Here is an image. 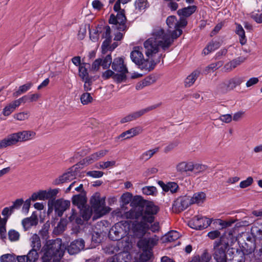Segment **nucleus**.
Here are the masks:
<instances>
[{
    "instance_id": "25",
    "label": "nucleus",
    "mask_w": 262,
    "mask_h": 262,
    "mask_svg": "<svg viewBox=\"0 0 262 262\" xmlns=\"http://www.w3.org/2000/svg\"><path fill=\"white\" fill-rule=\"evenodd\" d=\"M211 259V254L208 252L207 250H205L201 256H194L188 262H209Z\"/></svg>"
},
{
    "instance_id": "17",
    "label": "nucleus",
    "mask_w": 262,
    "mask_h": 262,
    "mask_svg": "<svg viewBox=\"0 0 262 262\" xmlns=\"http://www.w3.org/2000/svg\"><path fill=\"white\" fill-rule=\"evenodd\" d=\"M112 68L114 71L117 72H128L122 57L114 58L112 62Z\"/></svg>"
},
{
    "instance_id": "6",
    "label": "nucleus",
    "mask_w": 262,
    "mask_h": 262,
    "mask_svg": "<svg viewBox=\"0 0 262 262\" xmlns=\"http://www.w3.org/2000/svg\"><path fill=\"white\" fill-rule=\"evenodd\" d=\"M91 208L93 210L95 215L93 219H97L108 213L110 208L104 206V199H101L99 193H94L90 199Z\"/></svg>"
},
{
    "instance_id": "8",
    "label": "nucleus",
    "mask_w": 262,
    "mask_h": 262,
    "mask_svg": "<svg viewBox=\"0 0 262 262\" xmlns=\"http://www.w3.org/2000/svg\"><path fill=\"white\" fill-rule=\"evenodd\" d=\"M108 22L110 24L114 25L113 27L118 31H126L129 26V24L126 22L124 10L118 12L116 16L112 14L110 15Z\"/></svg>"
},
{
    "instance_id": "64",
    "label": "nucleus",
    "mask_w": 262,
    "mask_h": 262,
    "mask_svg": "<svg viewBox=\"0 0 262 262\" xmlns=\"http://www.w3.org/2000/svg\"><path fill=\"white\" fill-rule=\"evenodd\" d=\"M13 212V211L11 210V207L10 206L9 207L4 208L2 210V214L5 217L4 219H7V220L9 216Z\"/></svg>"
},
{
    "instance_id": "18",
    "label": "nucleus",
    "mask_w": 262,
    "mask_h": 262,
    "mask_svg": "<svg viewBox=\"0 0 262 262\" xmlns=\"http://www.w3.org/2000/svg\"><path fill=\"white\" fill-rule=\"evenodd\" d=\"M192 162L183 161L179 163L176 166L177 172L181 174L189 175V172H192Z\"/></svg>"
},
{
    "instance_id": "63",
    "label": "nucleus",
    "mask_w": 262,
    "mask_h": 262,
    "mask_svg": "<svg viewBox=\"0 0 262 262\" xmlns=\"http://www.w3.org/2000/svg\"><path fill=\"white\" fill-rule=\"evenodd\" d=\"M115 74V73L113 71L111 70H107L102 73V77L104 80L108 79L111 77H112L114 79V76Z\"/></svg>"
},
{
    "instance_id": "36",
    "label": "nucleus",
    "mask_w": 262,
    "mask_h": 262,
    "mask_svg": "<svg viewBox=\"0 0 262 262\" xmlns=\"http://www.w3.org/2000/svg\"><path fill=\"white\" fill-rule=\"evenodd\" d=\"M187 24V20L185 17L181 16L180 19L179 21L177 20V24L176 26V30L173 31H169V33H176L177 31L179 33H182V30L181 28L185 27Z\"/></svg>"
},
{
    "instance_id": "62",
    "label": "nucleus",
    "mask_w": 262,
    "mask_h": 262,
    "mask_svg": "<svg viewBox=\"0 0 262 262\" xmlns=\"http://www.w3.org/2000/svg\"><path fill=\"white\" fill-rule=\"evenodd\" d=\"M84 82V90L85 92H88L91 90L92 88L91 85L92 84V78L85 79L84 80H82Z\"/></svg>"
},
{
    "instance_id": "33",
    "label": "nucleus",
    "mask_w": 262,
    "mask_h": 262,
    "mask_svg": "<svg viewBox=\"0 0 262 262\" xmlns=\"http://www.w3.org/2000/svg\"><path fill=\"white\" fill-rule=\"evenodd\" d=\"M86 64L90 65L89 63H82L79 67V76L82 80L91 78L89 76L88 69L86 68Z\"/></svg>"
},
{
    "instance_id": "48",
    "label": "nucleus",
    "mask_w": 262,
    "mask_h": 262,
    "mask_svg": "<svg viewBox=\"0 0 262 262\" xmlns=\"http://www.w3.org/2000/svg\"><path fill=\"white\" fill-rule=\"evenodd\" d=\"M115 164V161L101 162L99 163V165L97 166L96 167L100 169H106L111 167H113Z\"/></svg>"
},
{
    "instance_id": "38",
    "label": "nucleus",
    "mask_w": 262,
    "mask_h": 262,
    "mask_svg": "<svg viewBox=\"0 0 262 262\" xmlns=\"http://www.w3.org/2000/svg\"><path fill=\"white\" fill-rule=\"evenodd\" d=\"M159 150V147L155 148L153 149H150L143 152L140 156V159L144 161H147L153 155L157 152Z\"/></svg>"
},
{
    "instance_id": "53",
    "label": "nucleus",
    "mask_w": 262,
    "mask_h": 262,
    "mask_svg": "<svg viewBox=\"0 0 262 262\" xmlns=\"http://www.w3.org/2000/svg\"><path fill=\"white\" fill-rule=\"evenodd\" d=\"M19 233L15 230H10L8 232L9 239L11 241H16L19 239Z\"/></svg>"
},
{
    "instance_id": "34",
    "label": "nucleus",
    "mask_w": 262,
    "mask_h": 262,
    "mask_svg": "<svg viewBox=\"0 0 262 262\" xmlns=\"http://www.w3.org/2000/svg\"><path fill=\"white\" fill-rule=\"evenodd\" d=\"M102 37L105 38L101 46L102 53L104 54L108 50V48L112 41V37L111 36V34H103Z\"/></svg>"
},
{
    "instance_id": "40",
    "label": "nucleus",
    "mask_w": 262,
    "mask_h": 262,
    "mask_svg": "<svg viewBox=\"0 0 262 262\" xmlns=\"http://www.w3.org/2000/svg\"><path fill=\"white\" fill-rule=\"evenodd\" d=\"M39 250L31 249L27 255L28 260L30 262H35L39 257Z\"/></svg>"
},
{
    "instance_id": "22",
    "label": "nucleus",
    "mask_w": 262,
    "mask_h": 262,
    "mask_svg": "<svg viewBox=\"0 0 262 262\" xmlns=\"http://www.w3.org/2000/svg\"><path fill=\"white\" fill-rule=\"evenodd\" d=\"M21 224L24 230L27 231L32 226H36L38 224V219L36 216L27 217L23 220Z\"/></svg>"
},
{
    "instance_id": "27",
    "label": "nucleus",
    "mask_w": 262,
    "mask_h": 262,
    "mask_svg": "<svg viewBox=\"0 0 262 262\" xmlns=\"http://www.w3.org/2000/svg\"><path fill=\"white\" fill-rule=\"evenodd\" d=\"M85 198L81 194L75 195L72 198V203L73 205L77 206L78 209L83 208L86 203Z\"/></svg>"
},
{
    "instance_id": "10",
    "label": "nucleus",
    "mask_w": 262,
    "mask_h": 262,
    "mask_svg": "<svg viewBox=\"0 0 262 262\" xmlns=\"http://www.w3.org/2000/svg\"><path fill=\"white\" fill-rule=\"evenodd\" d=\"M241 250L243 253V256L246 257L248 259H252L256 256V253H252L254 252L256 248V244L255 239L248 236L247 237V240L241 243L239 242Z\"/></svg>"
},
{
    "instance_id": "30",
    "label": "nucleus",
    "mask_w": 262,
    "mask_h": 262,
    "mask_svg": "<svg viewBox=\"0 0 262 262\" xmlns=\"http://www.w3.org/2000/svg\"><path fill=\"white\" fill-rule=\"evenodd\" d=\"M244 80V77L235 76L228 81V87L231 91L233 90L237 86L239 85Z\"/></svg>"
},
{
    "instance_id": "46",
    "label": "nucleus",
    "mask_w": 262,
    "mask_h": 262,
    "mask_svg": "<svg viewBox=\"0 0 262 262\" xmlns=\"http://www.w3.org/2000/svg\"><path fill=\"white\" fill-rule=\"evenodd\" d=\"M207 169V166L205 165L200 164H193L192 163V172H194L195 173H200L204 171Z\"/></svg>"
},
{
    "instance_id": "9",
    "label": "nucleus",
    "mask_w": 262,
    "mask_h": 262,
    "mask_svg": "<svg viewBox=\"0 0 262 262\" xmlns=\"http://www.w3.org/2000/svg\"><path fill=\"white\" fill-rule=\"evenodd\" d=\"M70 202L63 199L57 200H50L48 202V212L52 211L53 207L54 208L56 214L59 217L63 215V212L69 208Z\"/></svg>"
},
{
    "instance_id": "35",
    "label": "nucleus",
    "mask_w": 262,
    "mask_h": 262,
    "mask_svg": "<svg viewBox=\"0 0 262 262\" xmlns=\"http://www.w3.org/2000/svg\"><path fill=\"white\" fill-rule=\"evenodd\" d=\"M32 83L29 82L23 85L20 86L18 90L13 94V96L17 97L21 94L26 93L32 87Z\"/></svg>"
},
{
    "instance_id": "7",
    "label": "nucleus",
    "mask_w": 262,
    "mask_h": 262,
    "mask_svg": "<svg viewBox=\"0 0 262 262\" xmlns=\"http://www.w3.org/2000/svg\"><path fill=\"white\" fill-rule=\"evenodd\" d=\"M92 210H93L92 208L85 206L83 208L79 209L80 214H78L75 209H72L71 214L68 217V220L70 222L73 224L83 225L84 221H87L91 218L92 214Z\"/></svg>"
},
{
    "instance_id": "4",
    "label": "nucleus",
    "mask_w": 262,
    "mask_h": 262,
    "mask_svg": "<svg viewBox=\"0 0 262 262\" xmlns=\"http://www.w3.org/2000/svg\"><path fill=\"white\" fill-rule=\"evenodd\" d=\"M42 262H60L64 253V247L60 238L48 240L43 246Z\"/></svg>"
},
{
    "instance_id": "20",
    "label": "nucleus",
    "mask_w": 262,
    "mask_h": 262,
    "mask_svg": "<svg viewBox=\"0 0 262 262\" xmlns=\"http://www.w3.org/2000/svg\"><path fill=\"white\" fill-rule=\"evenodd\" d=\"M158 184L165 192L170 191L172 193H173L176 192L179 188V186L175 182H171L165 184L162 181H159Z\"/></svg>"
},
{
    "instance_id": "19",
    "label": "nucleus",
    "mask_w": 262,
    "mask_h": 262,
    "mask_svg": "<svg viewBox=\"0 0 262 262\" xmlns=\"http://www.w3.org/2000/svg\"><path fill=\"white\" fill-rule=\"evenodd\" d=\"M246 59V57L240 56L235 59H233L230 62L226 63L224 66L225 71L229 72L235 68L237 66L244 62Z\"/></svg>"
},
{
    "instance_id": "5",
    "label": "nucleus",
    "mask_w": 262,
    "mask_h": 262,
    "mask_svg": "<svg viewBox=\"0 0 262 262\" xmlns=\"http://www.w3.org/2000/svg\"><path fill=\"white\" fill-rule=\"evenodd\" d=\"M35 133L31 130H24L9 135L7 138L0 140V149L16 144L20 142H25L34 138Z\"/></svg>"
},
{
    "instance_id": "49",
    "label": "nucleus",
    "mask_w": 262,
    "mask_h": 262,
    "mask_svg": "<svg viewBox=\"0 0 262 262\" xmlns=\"http://www.w3.org/2000/svg\"><path fill=\"white\" fill-rule=\"evenodd\" d=\"M120 74L115 73L114 76V80L117 83H121L126 79V74L128 72H119Z\"/></svg>"
},
{
    "instance_id": "56",
    "label": "nucleus",
    "mask_w": 262,
    "mask_h": 262,
    "mask_svg": "<svg viewBox=\"0 0 262 262\" xmlns=\"http://www.w3.org/2000/svg\"><path fill=\"white\" fill-rule=\"evenodd\" d=\"M104 173L101 171H89L86 172V176L94 178H99L103 176Z\"/></svg>"
},
{
    "instance_id": "29",
    "label": "nucleus",
    "mask_w": 262,
    "mask_h": 262,
    "mask_svg": "<svg viewBox=\"0 0 262 262\" xmlns=\"http://www.w3.org/2000/svg\"><path fill=\"white\" fill-rule=\"evenodd\" d=\"M200 75V72L194 71L187 77L184 81L185 86L189 88L191 86L195 81Z\"/></svg>"
},
{
    "instance_id": "58",
    "label": "nucleus",
    "mask_w": 262,
    "mask_h": 262,
    "mask_svg": "<svg viewBox=\"0 0 262 262\" xmlns=\"http://www.w3.org/2000/svg\"><path fill=\"white\" fill-rule=\"evenodd\" d=\"M227 262H250V259L243 255L240 257H238V256H234L232 259L228 260Z\"/></svg>"
},
{
    "instance_id": "60",
    "label": "nucleus",
    "mask_w": 262,
    "mask_h": 262,
    "mask_svg": "<svg viewBox=\"0 0 262 262\" xmlns=\"http://www.w3.org/2000/svg\"><path fill=\"white\" fill-rule=\"evenodd\" d=\"M97 160H98V156H96L95 153H94V154H92L91 155L86 157L85 159H83V161L85 163L90 164Z\"/></svg>"
},
{
    "instance_id": "47",
    "label": "nucleus",
    "mask_w": 262,
    "mask_h": 262,
    "mask_svg": "<svg viewBox=\"0 0 262 262\" xmlns=\"http://www.w3.org/2000/svg\"><path fill=\"white\" fill-rule=\"evenodd\" d=\"M147 5L148 3L147 0H136L135 3L136 9L139 11L146 8Z\"/></svg>"
},
{
    "instance_id": "11",
    "label": "nucleus",
    "mask_w": 262,
    "mask_h": 262,
    "mask_svg": "<svg viewBox=\"0 0 262 262\" xmlns=\"http://www.w3.org/2000/svg\"><path fill=\"white\" fill-rule=\"evenodd\" d=\"M212 221L210 219L202 215L194 216L188 222V226L195 230H202L208 227Z\"/></svg>"
},
{
    "instance_id": "32",
    "label": "nucleus",
    "mask_w": 262,
    "mask_h": 262,
    "mask_svg": "<svg viewBox=\"0 0 262 262\" xmlns=\"http://www.w3.org/2000/svg\"><path fill=\"white\" fill-rule=\"evenodd\" d=\"M31 247L32 249L40 250L41 248V241L39 236L36 234H33L31 238Z\"/></svg>"
},
{
    "instance_id": "23",
    "label": "nucleus",
    "mask_w": 262,
    "mask_h": 262,
    "mask_svg": "<svg viewBox=\"0 0 262 262\" xmlns=\"http://www.w3.org/2000/svg\"><path fill=\"white\" fill-rule=\"evenodd\" d=\"M161 105V103L156 104H155V105H153L151 106H149L146 108H145L144 109L139 110L138 111H137V112H134V113L130 114L132 117H132L133 120H136L140 117L143 115L144 114H145L150 111H152L154 109H156V108L159 107Z\"/></svg>"
},
{
    "instance_id": "21",
    "label": "nucleus",
    "mask_w": 262,
    "mask_h": 262,
    "mask_svg": "<svg viewBox=\"0 0 262 262\" xmlns=\"http://www.w3.org/2000/svg\"><path fill=\"white\" fill-rule=\"evenodd\" d=\"M251 233L254 239H262V223H254L251 227Z\"/></svg>"
},
{
    "instance_id": "54",
    "label": "nucleus",
    "mask_w": 262,
    "mask_h": 262,
    "mask_svg": "<svg viewBox=\"0 0 262 262\" xmlns=\"http://www.w3.org/2000/svg\"><path fill=\"white\" fill-rule=\"evenodd\" d=\"M132 199V195L129 192L123 193L121 196V202L124 205L128 204L131 201Z\"/></svg>"
},
{
    "instance_id": "55",
    "label": "nucleus",
    "mask_w": 262,
    "mask_h": 262,
    "mask_svg": "<svg viewBox=\"0 0 262 262\" xmlns=\"http://www.w3.org/2000/svg\"><path fill=\"white\" fill-rule=\"evenodd\" d=\"M24 201L23 199H16L14 202H13V204L10 207H11V210L14 211L15 210L19 209L20 207L23 205Z\"/></svg>"
},
{
    "instance_id": "59",
    "label": "nucleus",
    "mask_w": 262,
    "mask_h": 262,
    "mask_svg": "<svg viewBox=\"0 0 262 262\" xmlns=\"http://www.w3.org/2000/svg\"><path fill=\"white\" fill-rule=\"evenodd\" d=\"M166 23L169 28H172L173 26L176 29L177 24L176 17L174 16H168L166 19Z\"/></svg>"
},
{
    "instance_id": "13",
    "label": "nucleus",
    "mask_w": 262,
    "mask_h": 262,
    "mask_svg": "<svg viewBox=\"0 0 262 262\" xmlns=\"http://www.w3.org/2000/svg\"><path fill=\"white\" fill-rule=\"evenodd\" d=\"M123 225V223L120 222L116 223L112 227L108 233V237L111 240L118 241L124 236V229L122 228Z\"/></svg>"
},
{
    "instance_id": "15",
    "label": "nucleus",
    "mask_w": 262,
    "mask_h": 262,
    "mask_svg": "<svg viewBox=\"0 0 262 262\" xmlns=\"http://www.w3.org/2000/svg\"><path fill=\"white\" fill-rule=\"evenodd\" d=\"M72 167L69 169V171L59 176L53 181V184L54 185H59L64 183L71 181L76 177L75 171H73Z\"/></svg>"
},
{
    "instance_id": "50",
    "label": "nucleus",
    "mask_w": 262,
    "mask_h": 262,
    "mask_svg": "<svg viewBox=\"0 0 262 262\" xmlns=\"http://www.w3.org/2000/svg\"><path fill=\"white\" fill-rule=\"evenodd\" d=\"M142 192L146 195H154L157 193V188L154 186H145L142 188Z\"/></svg>"
},
{
    "instance_id": "44",
    "label": "nucleus",
    "mask_w": 262,
    "mask_h": 262,
    "mask_svg": "<svg viewBox=\"0 0 262 262\" xmlns=\"http://www.w3.org/2000/svg\"><path fill=\"white\" fill-rule=\"evenodd\" d=\"M93 99L90 93L85 92L80 97L81 102L83 105H86L92 102Z\"/></svg>"
},
{
    "instance_id": "26",
    "label": "nucleus",
    "mask_w": 262,
    "mask_h": 262,
    "mask_svg": "<svg viewBox=\"0 0 262 262\" xmlns=\"http://www.w3.org/2000/svg\"><path fill=\"white\" fill-rule=\"evenodd\" d=\"M157 240L153 238H145L139 242L138 245L142 248L152 249V248L157 244Z\"/></svg>"
},
{
    "instance_id": "16",
    "label": "nucleus",
    "mask_w": 262,
    "mask_h": 262,
    "mask_svg": "<svg viewBox=\"0 0 262 262\" xmlns=\"http://www.w3.org/2000/svg\"><path fill=\"white\" fill-rule=\"evenodd\" d=\"M27 96H24L17 100H15L6 106L3 109V114L5 116L10 115L17 107H18L21 103H25L27 100Z\"/></svg>"
},
{
    "instance_id": "28",
    "label": "nucleus",
    "mask_w": 262,
    "mask_h": 262,
    "mask_svg": "<svg viewBox=\"0 0 262 262\" xmlns=\"http://www.w3.org/2000/svg\"><path fill=\"white\" fill-rule=\"evenodd\" d=\"M221 45V43L220 41L212 40L203 49V54L205 55L209 54L210 52L218 49L220 47Z\"/></svg>"
},
{
    "instance_id": "2",
    "label": "nucleus",
    "mask_w": 262,
    "mask_h": 262,
    "mask_svg": "<svg viewBox=\"0 0 262 262\" xmlns=\"http://www.w3.org/2000/svg\"><path fill=\"white\" fill-rule=\"evenodd\" d=\"M151 37L144 42L145 54L148 58L145 59L142 53V48L139 46L134 47L130 52L132 61L139 68L147 72L152 71L156 65L160 62L159 58L154 60L149 58L158 53L160 50L166 51L169 49L174 40L180 37L181 34H152Z\"/></svg>"
},
{
    "instance_id": "31",
    "label": "nucleus",
    "mask_w": 262,
    "mask_h": 262,
    "mask_svg": "<svg viewBox=\"0 0 262 262\" xmlns=\"http://www.w3.org/2000/svg\"><path fill=\"white\" fill-rule=\"evenodd\" d=\"M206 199V194L204 192H200L195 193L193 196L190 198L191 204H199L203 203Z\"/></svg>"
},
{
    "instance_id": "52",
    "label": "nucleus",
    "mask_w": 262,
    "mask_h": 262,
    "mask_svg": "<svg viewBox=\"0 0 262 262\" xmlns=\"http://www.w3.org/2000/svg\"><path fill=\"white\" fill-rule=\"evenodd\" d=\"M230 91L231 90L228 87V82H222L217 86V91L220 93L225 94Z\"/></svg>"
},
{
    "instance_id": "1",
    "label": "nucleus",
    "mask_w": 262,
    "mask_h": 262,
    "mask_svg": "<svg viewBox=\"0 0 262 262\" xmlns=\"http://www.w3.org/2000/svg\"><path fill=\"white\" fill-rule=\"evenodd\" d=\"M133 208L125 213L127 219L135 220L132 224V231L137 238H142L148 230L157 232L160 229L159 223L155 222L160 207L154 202L135 196L130 203Z\"/></svg>"
},
{
    "instance_id": "3",
    "label": "nucleus",
    "mask_w": 262,
    "mask_h": 262,
    "mask_svg": "<svg viewBox=\"0 0 262 262\" xmlns=\"http://www.w3.org/2000/svg\"><path fill=\"white\" fill-rule=\"evenodd\" d=\"M231 231L225 233L213 243L212 256L216 262L227 261V252L236 241Z\"/></svg>"
},
{
    "instance_id": "57",
    "label": "nucleus",
    "mask_w": 262,
    "mask_h": 262,
    "mask_svg": "<svg viewBox=\"0 0 262 262\" xmlns=\"http://www.w3.org/2000/svg\"><path fill=\"white\" fill-rule=\"evenodd\" d=\"M253 182V178L251 177H249L246 180L241 182L239 187L242 188H246L250 186Z\"/></svg>"
},
{
    "instance_id": "45",
    "label": "nucleus",
    "mask_w": 262,
    "mask_h": 262,
    "mask_svg": "<svg viewBox=\"0 0 262 262\" xmlns=\"http://www.w3.org/2000/svg\"><path fill=\"white\" fill-rule=\"evenodd\" d=\"M1 262H16V259L14 254H5L0 257Z\"/></svg>"
},
{
    "instance_id": "43",
    "label": "nucleus",
    "mask_w": 262,
    "mask_h": 262,
    "mask_svg": "<svg viewBox=\"0 0 262 262\" xmlns=\"http://www.w3.org/2000/svg\"><path fill=\"white\" fill-rule=\"evenodd\" d=\"M222 65L223 63L222 61H218L215 63H212L206 67L205 69V72L206 74H208L209 73H210L211 72H213L218 69Z\"/></svg>"
},
{
    "instance_id": "24",
    "label": "nucleus",
    "mask_w": 262,
    "mask_h": 262,
    "mask_svg": "<svg viewBox=\"0 0 262 262\" xmlns=\"http://www.w3.org/2000/svg\"><path fill=\"white\" fill-rule=\"evenodd\" d=\"M196 6L194 5L189 6L187 7L179 9L177 13L179 16L186 18L194 13L196 10Z\"/></svg>"
},
{
    "instance_id": "41",
    "label": "nucleus",
    "mask_w": 262,
    "mask_h": 262,
    "mask_svg": "<svg viewBox=\"0 0 262 262\" xmlns=\"http://www.w3.org/2000/svg\"><path fill=\"white\" fill-rule=\"evenodd\" d=\"M179 233L176 231H171L165 235V241L172 242L179 237Z\"/></svg>"
},
{
    "instance_id": "51",
    "label": "nucleus",
    "mask_w": 262,
    "mask_h": 262,
    "mask_svg": "<svg viewBox=\"0 0 262 262\" xmlns=\"http://www.w3.org/2000/svg\"><path fill=\"white\" fill-rule=\"evenodd\" d=\"M7 222V219L0 221V235L2 238H6V224Z\"/></svg>"
},
{
    "instance_id": "39",
    "label": "nucleus",
    "mask_w": 262,
    "mask_h": 262,
    "mask_svg": "<svg viewBox=\"0 0 262 262\" xmlns=\"http://www.w3.org/2000/svg\"><path fill=\"white\" fill-rule=\"evenodd\" d=\"M112 58L111 54L107 55L103 58H101V64L103 69H107L112 64Z\"/></svg>"
},
{
    "instance_id": "37",
    "label": "nucleus",
    "mask_w": 262,
    "mask_h": 262,
    "mask_svg": "<svg viewBox=\"0 0 262 262\" xmlns=\"http://www.w3.org/2000/svg\"><path fill=\"white\" fill-rule=\"evenodd\" d=\"M152 256V249L143 248V252L141 254L140 258L141 261L146 262Z\"/></svg>"
},
{
    "instance_id": "12",
    "label": "nucleus",
    "mask_w": 262,
    "mask_h": 262,
    "mask_svg": "<svg viewBox=\"0 0 262 262\" xmlns=\"http://www.w3.org/2000/svg\"><path fill=\"white\" fill-rule=\"evenodd\" d=\"M191 204L190 198L187 195L179 197L172 205V209L176 212L181 211L187 208Z\"/></svg>"
},
{
    "instance_id": "61",
    "label": "nucleus",
    "mask_w": 262,
    "mask_h": 262,
    "mask_svg": "<svg viewBox=\"0 0 262 262\" xmlns=\"http://www.w3.org/2000/svg\"><path fill=\"white\" fill-rule=\"evenodd\" d=\"M101 241V235L98 232H94L92 234V242L94 244H99Z\"/></svg>"
},
{
    "instance_id": "14",
    "label": "nucleus",
    "mask_w": 262,
    "mask_h": 262,
    "mask_svg": "<svg viewBox=\"0 0 262 262\" xmlns=\"http://www.w3.org/2000/svg\"><path fill=\"white\" fill-rule=\"evenodd\" d=\"M85 246V242L82 238L76 239L72 242L67 248L68 253L71 255L78 253L83 250Z\"/></svg>"
},
{
    "instance_id": "42",
    "label": "nucleus",
    "mask_w": 262,
    "mask_h": 262,
    "mask_svg": "<svg viewBox=\"0 0 262 262\" xmlns=\"http://www.w3.org/2000/svg\"><path fill=\"white\" fill-rule=\"evenodd\" d=\"M151 78L149 77H146L142 81L137 83L136 85V89L137 90H140L144 87L148 86L151 84Z\"/></svg>"
}]
</instances>
